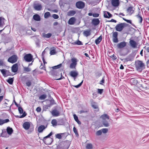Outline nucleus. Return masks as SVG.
<instances>
[{
  "label": "nucleus",
  "instance_id": "nucleus-1",
  "mask_svg": "<svg viewBox=\"0 0 149 149\" xmlns=\"http://www.w3.org/2000/svg\"><path fill=\"white\" fill-rule=\"evenodd\" d=\"M135 67L136 70L141 72L145 68V64L141 61H137L135 62Z\"/></svg>",
  "mask_w": 149,
  "mask_h": 149
},
{
  "label": "nucleus",
  "instance_id": "nucleus-20",
  "mask_svg": "<svg viewBox=\"0 0 149 149\" xmlns=\"http://www.w3.org/2000/svg\"><path fill=\"white\" fill-rule=\"evenodd\" d=\"M100 118L103 120H106V119L109 120V116L106 114L102 115L100 116Z\"/></svg>",
  "mask_w": 149,
  "mask_h": 149
},
{
  "label": "nucleus",
  "instance_id": "nucleus-49",
  "mask_svg": "<svg viewBox=\"0 0 149 149\" xmlns=\"http://www.w3.org/2000/svg\"><path fill=\"white\" fill-rule=\"evenodd\" d=\"M24 70L27 72H29L31 70L30 68L28 67H25L24 68Z\"/></svg>",
  "mask_w": 149,
  "mask_h": 149
},
{
  "label": "nucleus",
  "instance_id": "nucleus-22",
  "mask_svg": "<svg viewBox=\"0 0 149 149\" xmlns=\"http://www.w3.org/2000/svg\"><path fill=\"white\" fill-rule=\"evenodd\" d=\"M102 37L100 36L95 41V43L96 45L98 44L101 41L102 39Z\"/></svg>",
  "mask_w": 149,
  "mask_h": 149
},
{
  "label": "nucleus",
  "instance_id": "nucleus-53",
  "mask_svg": "<svg viewBox=\"0 0 149 149\" xmlns=\"http://www.w3.org/2000/svg\"><path fill=\"white\" fill-rule=\"evenodd\" d=\"M26 112H24L23 114L20 116V118H23L24 117H25L26 115Z\"/></svg>",
  "mask_w": 149,
  "mask_h": 149
},
{
  "label": "nucleus",
  "instance_id": "nucleus-5",
  "mask_svg": "<svg viewBox=\"0 0 149 149\" xmlns=\"http://www.w3.org/2000/svg\"><path fill=\"white\" fill-rule=\"evenodd\" d=\"M18 57L16 55H13L9 57L8 59V61L12 63L16 62L17 60Z\"/></svg>",
  "mask_w": 149,
  "mask_h": 149
},
{
  "label": "nucleus",
  "instance_id": "nucleus-8",
  "mask_svg": "<svg viewBox=\"0 0 149 149\" xmlns=\"http://www.w3.org/2000/svg\"><path fill=\"white\" fill-rule=\"evenodd\" d=\"M69 74L71 77L74 78V80L75 81L76 77L78 75V72L76 70L72 71L70 72Z\"/></svg>",
  "mask_w": 149,
  "mask_h": 149
},
{
  "label": "nucleus",
  "instance_id": "nucleus-15",
  "mask_svg": "<svg viewBox=\"0 0 149 149\" xmlns=\"http://www.w3.org/2000/svg\"><path fill=\"white\" fill-rule=\"evenodd\" d=\"M42 8V6L40 4H35L34 5V8L36 10H41Z\"/></svg>",
  "mask_w": 149,
  "mask_h": 149
},
{
  "label": "nucleus",
  "instance_id": "nucleus-30",
  "mask_svg": "<svg viewBox=\"0 0 149 149\" xmlns=\"http://www.w3.org/2000/svg\"><path fill=\"white\" fill-rule=\"evenodd\" d=\"M5 19L2 17H0V26H2L4 24V20Z\"/></svg>",
  "mask_w": 149,
  "mask_h": 149
},
{
  "label": "nucleus",
  "instance_id": "nucleus-62",
  "mask_svg": "<svg viewBox=\"0 0 149 149\" xmlns=\"http://www.w3.org/2000/svg\"><path fill=\"white\" fill-rule=\"evenodd\" d=\"M54 100L53 99L50 100V104L51 105H52V104H54Z\"/></svg>",
  "mask_w": 149,
  "mask_h": 149
},
{
  "label": "nucleus",
  "instance_id": "nucleus-26",
  "mask_svg": "<svg viewBox=\"0 0 149 149\" xmlns=\"http://www.w3.org/2000/svg\"><path fill=\"white\" fill-rule=\"evenodd\" d=\"M13 130L12 128L10 127H8L7 128V131L9 135L11 134L13 132Z\"/></svg>",
  "mask_w": 149,
  "mask_h": 149
},
{
  "label": "nucleus",
  "instance_id": "nucleus-40",
  "mask_svg": "<svg viewBox=\"0 0 149 149\" xmlns=\"http://www.w3.org/2000/svg\"><path fill=\"white\" fill-rule=\"evenodd\" d=\"M13 78H11L8 79L7 80V82H8L10 84H12L13 82Z\"/></svg>",
  "mask_w": 149,
  "mask_h": 149
},
{
  "label": "nucleus",
  "instance_id": "nucleus-10",
  "mask_svg": "<svg viewBox=\"0 0 149 149\" xmlns=\"http://www.w3.org/2000/svg\"><path fill=\"white\" fill-rule=\"evenodd\" d=\"M76 6L77 8L81 9L84 8L85 6V4L82 1H79L76 3Z\"/></svg>",
  "mask_w": 149,
  "mask_h": 149
},
{
  "label": "nucleus",
  "instance_id": "nucleus-42",
  "mask_svg": "<svg viewBox=\"0 0 149 149\" xmlns=\"http://www.w3.org/2000/svg\"><path fill=\"white\" fill-rule=\"evenodd\" d=\"M61 64H60L58 65L52 67L53 69H56L57 68H59L61 66Z\"/></svg>",
  "mask_w": 149,
  "mask_h": 149
},
{
  "label": "nucleus",
  "instance_id": "nucleus-6",
  "mask_svg": "<svg viewBox=\"0 0 149 149\" xmlns=\"http://www.w3.org/2000/svg\"><path fill=\"white\" fill-rule=\"evenodd\" d=\"M33 56L31 54H26L24 56V60L27 62H29L32 61L33 59Z\"/></svg>",
  "mask_w": 149,
  "mask_h": 149
},
{
  "label": "nucleus",
  "instance_id": "nucleus-48",
  "mask_svg": "<svg viewBox=\"0 0 149 149\" xmlns=\"http://www.w3.org/2000/svg\"><path fill=\"white\" fill-rule=\"evenodd\" d=\"M52 17L55 19H57L59 18V16L58 15L54 14L52 15Z\"/></svg>",
  "mask_w": 149,
  "mask_h": 149
},
{
  "label": "nucleus",
  "instance_id": "nucleus-2",
  "mask_svg": "<svg viewBox=\"0 0 149 149\" xmlns=\"http://www.w3.org/2000/svg\"><path fill=\"white\" fill-rule=\"evenodd\" d=\"M51 74L55 77V79L56 80H60L62 79V74L57 72L56 70H54L51 71Z\"/></svg>",
  "mask_w": 149,
  "mask_h": 149
},
{
  "label": "nucleus",
  "instance_id": "nucleus-19",
  "mask_svg": "<svg viewBox=\"0 0 149 149\" xmlns=\"http://www.w3.org/2000/svg\"><path fill=\"white\" fill-rule=\"evenodd\" d=\"M91 31L90 29H87L84 31L83 32L84 35L86 36L87 37L90 36L91 34Z\"/></svg>",
  "mask_w": 149,
  "mask_h": 149
},
{
  "label": "nucleus",
  "instance_id": "nucleus-21",
  "mask_svg": "<svg viewBox=\"0 0 149 149\" xmlns=\"http://www.w3.org/2000/svg\"><path fill=\"white\" fill-rule=\"evenodd\" d=\"M75 21V18L74 17L71 18L68 21V24L70 25L73 24Z\"/></svg>",
  "mask_w": 149,
  "mask_h": 149
},
{
  "label": "nucleus",
  "instance_id": "nucleus-17",
  "mask_svg": "<svg viewBox=\"0 0 149 149\" xmlns=\"http://www.w3.org/2000/svg\"><path fill=\"white\" fill-rule=\"evenodd\" d=\"M52 113L53 116H57L60 115L59 112L56 109H54L52 111Z\"/></svg>",
  "mask_w": 149,
  "mask_h": 149
},
{
  "label": "nucleus",
  "instance_id": "nucleus-55",
  "mask_svg": "<svg viewBox=\"0 0 149 149\" xmlns=\"http://www.w3.org/2000/svg\"><path fill=\"white\" fill-rule=\"evenodd\" d=\"M98 93H100V94H101L102 93L103 91V89H98Z\"/></svg>",
  "mask_w": 149,
  "mask_h": 149
},
{
  "label": "nucleus",
  "instance_id": "nucleus-37",
  "mask_svg": "<svg viewBox=\"0 0 149 149\" xmlns=\"http://www.w3.org/2000/svg\"><path fill=\"white\" fill-rule=\"evenodd\" d=\"M50 15L49 12H47L45 13L44 14V17L45 18H47Z\"/></svg>",
  "mask_w": 149,
  "mask_h": 149
},
{
  "label": "nucleus",
  "instance_id": "nucleus-56",
  "mask_svg": "<svg viewBox=\"0 0 149 149\" xmlns=\"http://www.w3.org/2000/svg\"><path fill=\"white\" fill-rule=\"evenodd\" d=\"M104 17L106 18H109L108 16L107 12H105L104 13Z\"/></svg>",
  "mask_w": 149,
  "mask_h": 149
},
{
  "label": "nucleus",
  "instance_id": "nucleus-4",
  "mask_svg": "<svg viewBox=\"0 0 149 149\" xmlns=\"http://www.w3.org/2000/svg\"><path fill=\"white\" fill-rule=\"evenodd\" d=\"M72 63H71L70 67L71 69H75L76 66L77 65V59L75 58H73L71 59Z\"/></svg>",
  "mask_w": 149,
  "mask_h": 149
},
{
  "label": "nucleus",
  "instance_id": "nucleus-32",
  "mask_svg": "<svg viewBox=\"0 0 149 149\" xmlns=\"http://www.w3.org/2000/svg\"><path fill=\"white\" fill-rule=\"evenodd\" d=\"M86 149H92L93 148V145L91 143H88L86 146Z\"/></svg>",
  "mask_w": 149,
  "mask_h": 149
},
{
  "label": "nucleus",
  "instance_id": "nucleus-58",
  "mask_svg": "<svg viewBox=\"0 0 149 149\" xmlns=\"http://www.w3.org/2000/svg\"><path fill=\"white\" fill-rule=\"evenodd\" d=\"M36 110L38 112H40L41 110V109L40 107H38L37 108Z\"/></svg>",
  "mask_w": 149,
  "mask_h": 149
},
{
  "label": "nucleus",
  "instance_id": "nucleus-12",
  "mask_svg": "<svg viewBox=\"0 0 149 149\" xmlns=\"http://www.w3.org/2000/svg\"><path fill=\"white\" fill-rule=\"evenodd\" d=\"M30 123L28 122H25L23 125V128L26 130L29 129L30 127Z\"/></svg>",
  "mask_w": 149,
  "mask_h": 149
},
{
  "label": "nucleus",
  "instance_id": "nucleus-43",
  "mask_svg": "<svg viewBox=\"0 0 149 149\" xmlns=\"http://www.w3.org/2000/svg\"><path fill=\"white\" fill-rule=\"evenodd\" d=\"M56 53V51L55 49H53L50 51V54L51 55H54Z\"/></svg>",
  "mask_w": 149,
  "mask_h": 149
},
{
  "label": "nucleus",
  "instance_id": "nucleus-38",
  "mask_svg": "<svg viewBox=\"0 0 149 149\" xmlns=\"http://www.w3.org/2000/svg\"><path fill=\"white\" fill-rule=\"evenodd\" d=\"M74 44L75 45H82L83 44L82 42L80 41L79 40H78L77 41H75Z\"/></svg>",
  "mask_w": 149,
  "mask_h": 149
},
{
  "label": "nucleus",
  "instance_id": "nucleus-52",
  "mask_svg": "<svg viewBox=\"0 0 149 149\" xmlns=\"http://www.w3.org/2000/svg\"><path fill=\"white\" fill-rule=\"evenodd\" d=\"M99 16V14L98 13H94L93 15V17H98Z\"/></svg>",
  "mask_w": 149,
  "mask_h": 149
},
{
  "label": "nucleus",
  "instance_id": "nucleus-9",
  "mask_svg": "<svg viewBox=\"0 0 149 149\" xmlns=\"http://www.w3.org/2000/svg\"><path fill=\"white\" fill-rule=\"evenodd\" d=\"M129 43L130 46L133 48H137L138 44L134 40H130V41Z\"/></svg>",
  "mask_w": 149,
  "mask_h": 149
},
{
  "label": "nucleus",
  "instance_id": "nucleus-13",
  "mask_svg": "<svg viewBox=\"0 0 149 149\" xmlns=\"http://www.w3.org/2000/svg\"><path fill=\"white\" fill-rule=\"evenodd\" d=\"M111 2L112 5L114 7L118 6L119 5V0H112Z\"/></svg>",
  "mask_w": 149,
  "mask_h": 149
},
{
  "label": "nucleus",
  "instance_id": "nucleus-27",
  "mask_svg": "<svg viewBox=\"0 0 149 149\" xmlns=\"http://www.w3.org/2000/svg\"><path fill=\"white\" fill-rule=\"evenodd\" d=\"M76 13V12L74 10H71L68 13L67 15L68 16H72L74 15Z\"/></svg>",
  "mask_w": 149,
  "mask_h": 149
},
{
  "label": "nucleus",
  "instance_id": "nucleus-60",
  "mask_svg": "<svg viewBox=\"0 0 149 149\" xmlns=\"http://www.w3.org/2000/svg\"><path fill=\"white\" fill-rule=\"evenodd\" d=\"M107 13L109 18H110L112 17V15L109 12H107Z\"/></svg>",
  "mask_w": 149,
  "mask_h": 149
},
{
  "label": "nucleus",
  "instance_id": "nucleus-31",
  "mask_svg": "<svg viewBox=\"0 0 149 149\" xmlns=\"http://www.w3.org/2000/svg\"><path fill=\"white\" fill-rule=\"evenodd\" d=\"M52 132H51L47 136L45 137H44L43 140L44 142H45V143L46 142V139L47 138H49L51 136H52Z\"/></svg>",
  "mask_w": 149,
  "mask_h": 149
},
{
  "label": "nucleus",
  "instance_id": "nucleus-61",
  "mask_svg": "<svg viewBox=\"0 0 149 149\" xmlns=\"http://www.w3.org/2000/svg\"><path fill=\"white\" fill-rule=\"evenodd\" d=\"M104 78H103L102 80H101L100 81V84H102L103 83H104Z\"/></svg>",
  "mask_w": 149,
  "mask_h": 149
},
{
  "label": "nucleus",
  "instance_id": "nucleus-24",
  "mask_svg": "<svg viewBox=\"0 0 149 149\" xmlns=\"http://www.w3.org/2000/svg\"><path fill=\"white\" fill-rule=\"evenodd\" d=\"M52 34L51 33H49L46 34L45 33H42V36L44 38H49L51 36Z\"/></svg>",
  "mask_w": 149,
  "mask_h": 149
},
{
  "label": "nucleus",
  "instance_id": "nucleus-59",
  "mask_svg": "<svg viewBox=\"0 0 149 149\" xmlns=\"http://www.w3.org/2000/svg\"><path fill=\"white\" fill-rule=\"evenodd\" d=\"M36 44L37 46L39 47L40 46V41L39 40L36 42Z\"/></svg>",
  "mask_w": 149,
  "mask_h": 149
},
{
  "label": "nucleus",
  "instance_id": "nucleus-16",
  "mask_svg": "<svg viewBox=\"0 0 149 149\" xmlns=\"http://www.w3.org/2000/svg\"><path fill=\"white\" fill-rule=\"evenodd\" d=\"M92 22L93 25L96 26L99 24L100 21L98 19L94 18L92 19Z\"/></svg>",
  "mask_w": 149,
  "mask_h": 149
},
{
  "label": "nucleus",
  "instance_id": "nucleus-33",
  "mask_svg": "<svg viewBox=\"0 0 149 149\" xmlns=\"http://www.w3.org/2000/svg\"><path fill=\"white\" fill-rule=\"evenodd\" d=\"M136 17L139 20L140 23H141L143 20V19L141 15L139 13L138 15H136Z\"/></svg>",
  "mask_w": 149,
  "mask_h": 149
},
{
  "label": "nucleus",
  "instance_id": "nucleus-46",
  "mask_svg": "<svg viewBox=\"0 0 149 149\" xmlns=\"http://www.w3.org/2000/svg\"><path fill=\"white\" fill-rule=\"evenodd\" d=\"M18 111L20 113H23V110L22 108L21 107H18Z\"/></svg>",
  "mask_w": 149,
  "mask_h": 149
},
{
  "label": "nucleus",
  "instance_id": "nucleus-63",
  "mask_svg": "<svg viewBox=\"0 0 149 149\" xmlns=\"http://www.w3.org/2000/svg\"><path fill=\"white\" fill-rule=\"evenodd\" d=\"M109 22H114L116 23V22L117 21L116 20L113 19H112L110 21H109Z\"/></svg>",
  "mask_w": 149,
  "mask_h": 149
},
{
  "label": "nucleus",
  "instance_id": "nucleus-35",
  "mask_svg": "<svg viewBox=\"0 0 149 149\" xmlns=\"http://www.w3.org/2000/svg\"><path fill=\"white\" fill-rule=\"evenodd\" d=\"M63 133L58 134L56 135V138L59 139H62V135L63 134Z\"/></svg>",
  "mask_w": 149,
  "mask_h": 149
},
{
  "label": "nucleus",
  "instance_id": "nucleus-57",
  "mask_svg": "<svg viewBox=\"0 0 149 149\" xmlns=\"http://www.w3.org/2000/svg\"><path fill=\"white\" fill-rule=\"evenodd\" d=\"M111 58H112L114 60H115L117 59V57L114 54L112 55L111 56Z\"/></svg>",
  "mask_w": 149,
  "mask_h": 149
},
{
  "label": "nucleus",
  "instance_id": "nucleus-54",
  "mask_svg": "<svg viewBox=\"0 0 149 149\" xmlns=\"http://www.w3.org/2000/svg\"><path fill=\"white\" fill-rule=\"evenodd\" d=\"M74 118L75 120L76 121L77 120H78V117L76 116V114L73 115Z\"/></svg>",
  "mask_w": 149,
  "mask_h": 149
},
{
  "label": "nucleus",
  "instance_id": "nucleus-34",
  "mask_svg": "<svg viewBox=\"0 0 149 149\" xmlns=\"http://www.w3.org/2000/svg\"><path fill=\"white\" fill-rule=\"evenodd\" d=\"M102 123L103 124L105 127H108L109 126V123L106 120H103Z\"/></svg>",
  "mask_w": 149,
  "mask_h": 149
},
{
  "label": "nucleus",
  "instance_id": "nucleus-47",
  "mask_svg": "<svg viewBox=\"0 0 149 149\" xmlns=\"http://www.w3.org/2000/svg\"><path fill=\"white\" fill-rule=\"evenodd\" d=\"M73 131H74V132L75 133L76 135V136L78 135V133L77 130L76 128L75 127H73Z\"/></svg>",
  "mask_w": 149,
  "mask_h": 149
},
{
  "label": "nucleus",
  "instance_id": "nucleus-11",
  "mask_svg": "<svg viewBox=\"0 0 149 149\" xmlns=\"http://www.w3.org/2000/svg\"><path fill=\"white\" fill-rule=\"evenodd\" d=\"M127 45V42H122L118 43L117 45V47L119 49L125 47Z\"/></svg>",
  "mask_w": 149,
  "mask_h": 149
},
{
  "label": "nucleus",
  "instance_id": "nucleus-45",
  "mask_svg": "<svg viewBox=\"0 0 149 149\" xmlns=\"http://www.w3.org/2000/svg\"><path fill=\"white\" fill-rule=\"evenodd\" d=\"M83 80L78 85L75 86H73L76 87V88H78L80 87L82 85V84L83 83Z\"/></svg>",
  "mask_w": 149,
  "mask_h": 149
},
{
  "label": "nucleus",
  "instance_id": "nucleus-14",
  "mask_svg": "<svg viewBox=\"0 0 149 149\" xmlns=\"http://www.w3.org/2000/svg\"><path fill=\"white\" fill-rule=\"evenodd\" d=\"M12 71L14 72H17L18 70V65L17 63L14 64L12 67Z\"/></svg>",
  "mask_w": 149,
  "mask_h": 149
},
{
  "label": "nucleus",
  "instance_id": "nucleus-51",
  "mask_svg": "<svg viewBox=\"0 0 149 149\" xmlns=\"http://www.w3.org/2000/svg\"><path fill=\"white\" fill-rule=\"evenodd\" d=\"M26 84L27 86L29 87L31 85V83L30 81H29L26 82Z\"/></svg>",
  "mask_w": 149,
  "mask_h": 149
},
{
  "label": "nucleus",
  "instance_id": "nucleus-7",
  "mask_svg": "<svg viewBox=\"0 0 149 149\" xmlns=\"http://www.w3.org/2000/svg\"><path fill=\"white\" fill-rule=\"evenodd\" d=\"M118 33L117 32H113L112 38L113 42L117 43L118 40Z\"/></svg>",
  "mask_w": 149,
  "mask_h": 149
},
{
  "label": "nucleus",
  "instance_id": "nucleus-28",
  "mask_svg": "<svg viewBox=\"0 0 149 149\" xmlns=\"http://www.w3.org/2000/svg\"><path fill=\"white\" fill-rule=\"evenodd\" d=\"M127 12L129 13L130 15H131L133 12L134 10L133 9L132 7H130L127 10Z\"/></svg>",
  "mask_w": 149,
  "mask_h": 149
},
{
  "label": "nucleus",
  "instance_id": "nucleus-23",
  "mask_svg": "<svg viewBox=\"0 0 149 149\" xmlns=\"http://www.w3.org/2000/svg\"><path fill=\"white\" fill-rule=\"evenodd\" d=\"M9 121L8 119H6L5 120H3L0 119V125H2L3 124L8 123Z\"/></svg>",
  "mask_w": 149,
  "mask_h": 149
},
{
  "label": "nucleus",
  "instance_id": "nucleus-3",
  "mask_svg": "<svg viewBox=\"0 0 149 149\" xmlns=\"http://www.w3.org/2000/svg\"><path fill=\"white\" fill-rule=\"evenodd\" d=\"M127 26V24L125 23H121L117 24L115 28L116 30L118 31H121L123 28Z\"/></svg>",
  "mask_w": 149,
  "mask_h": 149
},
{
  "label": "nucleus",
  "instance_id": "nucleus-39",
  "mask_svg": "<svg viewBox=\"0 0 149 149\" xmlns=\"http://www.w3.org/2000/svg\"><path fill=\"white\" fill-rule=\"evenodd\" d=\"M52 124L54 126H55L57 125V121L56 119L53 120L51 122Z\"/></svg>",
  "mask_w": 149,
  "mask_h": 149
},
{
  "label": "nucleus",
  "instance_id": "nucleus-29",
  "mask_svg": "<svg viewBox=\"0 0 149 149\" xmlns=\"http://www.w3.org/2000/svg\"><path fill=\"white\" fill-rule=\"evenodd\" d=\"M1 71L4 77H6L8 76V75L7 74V72L8 71L7 70L2 69L1 70Z\"/></svg>",
  "mask_w": 149,
  "mask_h": 149
},
{
  "label": "nucleus",
  "instance_id": "nucleus-25",
  "mask_svg": "<svg viewBox=\"0 0 149 149\" xmlns=\"http://www.w3.org/2000/svg\"><path fill=\"white\" fill-rule=\"evenodd\" d=\"M33 19L37 21H40V16L37 14H36L33 16Z\"/></svg>",
  "mask_w": 149,
  "mask_h": 149
},
{
  "label": "nucleus",
  "instance_id": "nucleus-50",
  "mask_svg": "<svg viewBox=\"0 0 149 149\" xmlns=\"http://www.w3.org/2000/svg\"><path fill=\"white\" fill-rule=\"evenodd\" d=\"M92 106L95 109H97L98 108L97 106L95 104H92Z\"/></svg>",
  "mask_w": 149,
  "mask_h": 149
},
{
  "label": "nucleus",
  "instance_id": "nucleus-41",
  "mask_svg": "<svg viewBox=\"0 0 149 149\" xmlns=\"http://www.w3.org/2000/svg\"><path fill=\"white\" fill-rule=\"evenodd\" d=\"M102 132L104 134L107 133L108 132V129L107 128H103L101 130Z\"/></svg>",
  "mask_w": 149,
  "mask_h": 149
},
{
  "label": "nucleus",
  "instance_id": "nucleus-18",
  "mask_svg": "<svg viewBox=\"0 0 149 149\" xmlns=\"http://www.w3.org/2000/svg\"><path fill=\"white\" fill-rule=\"evenodd\" d=\"M47 127V126L45 127L43 125H41L38 128V131L39 133H41L43 130L45 129Z\"/></svg>",
  "mask_w": 149,
  "mask_h": 149
},
{
  "label": "nucleus",
  "instance_id": "nucleus-64",
  "mask_svg": "<svg viewBox=\"0 0 149 149\" xmlns=\"http://www.w3.org/2000/svg\"><path fill=\"white\" fill-rule=\"evenodd\" d=\"M58 24V23L57 22H54V23L53 25L54 26H56V25H57Z\"/></svg>",
  "mask_w": 149,
  "mask_h": 149
},
{
  "label": "nucleus",
  "instance_id": "nucleus-36",
  "mask_svg": "<svg viewBox=\"0 0 149 149\" xmlns=\"http://www.w3.org/2000/svg\"><path fill=\"white\" fill-rule=\"evenodd\" d=\"M47 97V95L45 94L41 95L39 97V99L40 100H43Z\"/></svg>",
  "mask_w": 149,
  "mask_h": 149
},
{
  "label": "nucleus",
  "instance_id": "nucleus-44",
  "mask_svg": "<svg viewBox=\"0 0 149 149\" xmlns=\"http://www.w3.org/2000/svg\"><path fill=\"white\" fill-rule=\"evenodd\" d=\"M102 132L101 130H99L97 131L96 132V135L97 136H99L101 135Z\"/></svg>",
  "mask_w": 149,
  "mask_h": 149
}]
</instances>
